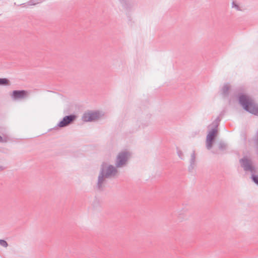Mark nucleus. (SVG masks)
Wrapping results in <instances>:
<instances>
[{"label": "nucleus", "mask_w": 258, "mask_h": 258, "mask_svg": "<svg viewBox=\"0 0 258 258\" xmlns=\"http://www.w3.org/2000/svg\"><path fill=\"white\" fill-rule=\"evenodd\" d=\"M232 7H235V8H236L237 9H238V6L234 2H233V3H232Z\"/></svg>", "instance_id": "nucleus-11"}, {"label": "nucleus", "mask_w": 258, "mask_h": 258, "mask_svg": "<svg viewBox=\"0 0 258 258\" xmlns=\"http://www.w3.org/2000/svg\"><path fill=\"white\" fill-rule=\"evenodd\" d=\"M216 134L217 131L216 130H212L208 134L206 140L207 146L208 149L212 147L213 140L216 137Z\"/></svg>", "instance_id": "nucleus-5"}, {"label": "nucleus", "mask_w": 258, "mask_h": 258, "mask_svg": "<svg viewBox=\"0 0 258 258\" xmlns=\"http://www.w3.org/2000/svg\"><path fill=\"white\" fill-rule=\"evenodd\" d=\"M252 179L256 184H258V176L252 175Z\"/></svg>", "instance_id": "nucleus-10"}, {"label": "nucleus", "mask_w": 258, "mask_h": 258, "mask_svg": "<svg viewBox=\"0 0 258 258\" xmlns=\"http://www.w3.org/2000/svg\"><path fill=\"white\" fill-rule=\"evenodd\" d=\"M98 116V113L96 112H88L84 114L83 119L84 121H91L97 119Z\"/></svg>", "instance_id": "nucleus-3"}, {"label": "nucleus", "mask_w": 258, "mask_h": 258, "mask_svg": "<svg viewBox=\"0 0 258 258\" xmlns=\"http://www.w3.org/2000/svg\"><path fill=\"white\" fill-rule=\"evenodd\" d=\"M0 244L2 246L5 247L8 246L7 242L5 240H0Z\"/></svg>", "instance_id": "nucleus-9"}, {"label": "nucleus", "mask_w": 258, "mask_h": 258, "mask_svg": "<svg viewBox=\"0 0 258 258\" xmlns=\"http://www.w3.org/2000/svg\"><path fill=\"white\" fill-rule=\"evenodd\" d=\"M3 141H4V140H3V138L1 136H0V142H3Z\"/></svg>", "instance_id": "nucleus-12"}, {"label": "nucleus", "mask_w": 258, "mask_h": 258, "mask_svg": "<svg viewBox=\"0 0 258 258\" xmlns=\"http://www.w3.org/2000/svg\"><path fill=\"white\" fill-rule=\"evenodd\" d=\"M0 85H9V81L7 79H0Z\"/></svg>", "instance_id": "nucleus-8"}, {"label": "nucleus", "mask_w": 258, "mask_h": 258, "mask_svg": "<svg viewBox=\"0 0 258 258\" xmlns=\"http://www.w3.org/2000/svg\"><path fill=\"white\" fill-rule=\"evenodd\" d=\"M241 164L245 170H250L251 171L253 170V167L249 160L247 159H242L241 160Z\"/></svg>", "instance_id": "nucleus-7"}, {"label": "nucleus", "mask_w": 258, "mask_h": 258, "mask_svg": "<svg viewBox=\"0 0 258 258\" xmlns=\"http://www.w3.org/2000/svg\"><path fill=\"white\" fill-rule=\"evenodd\" d=\"M28 92L25 90H15L11 94L12 98L14 100L21 99L25 97Z\"/></svg>", "instance_id": "nucleus-2"}, {"label": "nucleus", "mask_w": 258, "mask_h": 258, "mask_svg": "<svg viewBox=\"0 0 258 258\" xmlns=\"http://www.w3.org/2000/svg\"><path fill=\"white\" fill-rule=\"evenodd\" d=\"M75 119V116L74 115H70L65 116L63 119L59 122L58 124V126L60 127L66 126L70 124L72 121H73Z\"/></svg>", "instance_id": "nucleus-6"}, {"label": "nucleus", "mask_w": 258, "mask_h": 258, "mask_svg": "<svg viewBox=\"0 0 258 258\" xmlns=\"http://www.w3.org/2000/svg\"><path fill=\"white\" fill-rule=\"evenodd\" d=\"M128 158L127 153L126 152L120 153L117 158L116 165L120 167L124 165Z\"/></svg>", "instance_id": "nucleus-4"}, {"label": "nucleus", "mask_w": 258, "mask_h": 258, "mask_svg": "<svg viewBox=\"0 0 258 258\" xmlns=\"http://www.w3.org/2000/svg\"><path fill=\"white\" fill-rule=\"evenodd\" d=\"M239 102L246 111L254 114H258V106L249 96L245 95L240 96Z\"/></svg>", "instance_id": "nucleus-1"}]
</instances>
